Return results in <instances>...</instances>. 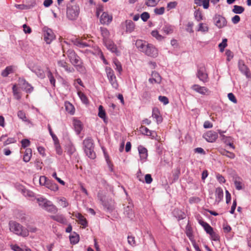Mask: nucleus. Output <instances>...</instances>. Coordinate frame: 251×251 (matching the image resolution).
<instances>
[{"label": "nucleus", "instance_id": "20", "mask_svg": "<svg viewBox=\"0 0 251 251\" xmlns=\"http://www.w3.org/2000/svg\"><path fill=\"white\" fill-rule=\"evenodd\" d=\"M138 149L141 159H146L148 156V151L147 149L142 146H139L138 148Z\"/></svg>", "mask_w": 251, "mask_h": 251}, {"label": "nucleus", "instance_id": "64", "mask_svg": "<svg viewBox=\"0 0 251 251\" xmlns=\"http://www.w3.org/2000/svg\"><path fill=\"white\" fill-rule=\"evenodd\" d=\"M145 182L147 184H150L152 181V178L150 174H147L145 176Z\"/></svg>", "mask_w": 251, "mask_h": 251}, {"label": "nucleus", "instance_id": "19", "mask_svg": "<svg viewBox=\"0 0 251 251\" xmlns=\"http://www.w3.org/2000/svg\"><path fill=\"white\" fill-rule=\"evenodd\" d=\"M57 64L59 67L63 68L68 73H72L74 71L73 68L68 66V63L64 60L58 61Z\"/></svg>", "mask_w": 251, "mask_h": 251}, {"label": "nucleus", "instance_id": "40", "mask_svg": "<svg viewBox=\"0 0 251 251\" xmlns=\"http://www.w3.org/2000/svg\"><path fill=\"white\" fill-rule=\"evenodd\" d=\"M98 116L104 120L106 118L105 112L102 105H100L99 107Z\"/></svg>", "mask_w": 251, "mask_h": 251}, {"label": "nucleus", "instance_id": "39", "mask_svg": "<svg viewBox=\"0 0 251 251\" xmlns=\"http://www.w3.org/2000/svg\"><path fill=\"white\" fill-rule=\"evenodd\" d=\"M162 30L167 34H169L173 33L174 28L172 25H165L162 28Z\"/></svg>", "mask_w": 251, "mask_h": 251}, {"label": "nucleus", "instance_id": "33", "mask_svg": "<svg viewBox=\"0 0 251 251\" xmlns=\"http://www.w3.org/2000/svg\"><path fill=\"white\" fill-rule=\"evenodd\" d=\"M98 197L99 200L101 202V203L103 204V205L109 208V205L105 201V197L103 196L102 191H99L98 192Z\"/></svg>", "mask_w": 251, "mask_h": 251}, {"label": "nucleus", "instance_id": "60", "mask_svg": "<svg viewBox=\"0 0 251 251\" xmlns=\"http://www.w3.org/2000/svg\"><path fill=\"white\" fill-rule=\"evenodd\" d=\"M59 203L60 205L63 207H66L68 205V203L66 201L65 198H62L59 200Z\"/></svg>", "mask_w": 251, "mask_h": 251}, {"label": "nucleus", "instance_id": "59", "mask_svg": "<svg viewBox=\"0 0 251 251\" xmlns=\"http://www.w3.org/2000/svg\"><path fill=\"white\" fill-rule=\"evenodd\" d=\"M22 146L24 148H25L30 145V141L28 139H24L21 141Z\"/></svg>", "mask_w": 251, "mask_h": 251}, {"label": "nucleus", "instance_id": "12", "mask_svg": "<svg viewBox=\"0 0 251 251\" xmlns=\"http://www.w3.org/2000/svg\"><path fill=\"white\" fill-rule=\"evenodd\" d=\"M218 134L214 131L210 130L203 135V137L208 142H214L218 138Z\"/></svg>", "mask_w": 251, "mask_h": 251}, {"label": "nucleus", "instance_id": "13", "mask_svg": "<svg viewBox=\"0 0 251 251\" xmlns=\"http://www.w3.org/2000/svg\"><path fill=\"white\" fill-rule=\"evenodd\" d=\"M123 27L126 28L127 33H131L134 30L135 25L134 22L130 20H126L121 24Z\"/></svg>", "mask_w": 251, "mask_h": 251}, {"label": "nucleus", "instance_id": "61", "mask_svg": "<svg viewBox=\"0 0 251 251\" xmlns=\"http://www.w3.org/2000/svg\"><path fill=\"white\" fill-rule=\"evenodd\" d=\"M211 236V239L214 241H218L219 240V235L213 231L211 233L209 234Z\"/></svg>", "mask_w": 251, "mask_h": 251}, {"label": "nucleus", "instance_id": "4", "mask_svg": "<svg viewBox=\"0 0 251 251\" xmlns=\"http://www.w3.org/2000/svg\"><path fill=\"white\" fill-rule=\"evenodd\" d=\"M84 151L86 155L91 159H94L96 154L94 151V144L91 138L85 139L83 142Z\"/></svg>", "mask_w": 251, "mask_h": 251}, {"label": "nucleus", "instance_id": "18", "mask_svg": "<svg viewBox=\"0 0 251 251\" xmlns=\"http://www.w3.org/2000/svg\"><path fill=\"white\" fill-rule=\"evenodd\" d=\"M50 218L51 219H52L59 223H61L62 224H67V220L65 218V217L63 216V215L57 214L55 215H51L50 216Z\"/></svg>", "mask_w": 251, "mask_h": 251}, {"label": "nucleus", "instance_id": "52", "mask_svg": "<svg viewBox=\"0 0 251 251\" xmlns=\"http://www.w3.org/2000/svg\"><path fill=\"white\" fill-rule=\"evenodd\" d=\"M198 30L204 32H207L208 30V27L205 24L200 23L199 24V27Z\"/></svg>", "mask_w": 251, "mask_h": 251}, {"label": "nucleus", "instance_id": "57", "mask_svg": "<svg viewBox=\"0 0 251 251\" xmlns=\"http://www.w3.org/2000/svg\"><path fill=\"white\" fill-rule=\"evenodd\" d=\"M127 240L129 244L132 246H135V240L134 237L132 236H128Z\"/></svg>", "mask_w": 251, "mask_h": 251}, {"label": "nucleus", "instance_id": "35", "mask_svg": "<svg viewBox=\"0 0 251 251\" xmlns=\"http://www.w3.org/2000/svg\"><path fill=\"white\" fill-rule=\"evenodd\" d=\"M244 8L241 6L234 5L232 12L235 14H241L244 11Z\"/></svg>", "mask_w": 251, "mask_h": 251}, {"label": "nucleus", "instance_id": "47", "mask_svg": "<svg viewBox=\"0 0 251 251\" xmlns=\"http://www.w3.org/2000/svg\"><path fill=\"white\" fill-rule=\"evenodd\" d=\"M151 34L153 37H155L157 40L159 41L162 40L164 38L161 35H160L158 33V31L157 30H153L151 32Z\"/></svg>", "mask_w": 251, "mask_h": 251}, {"label": "nucleus", "instance_id": "15", "mask_svg": "<svg viewBox=\"0 0 251 251\" xmlns=\"http://www.w3.org/2000/svg\"><path fill=\"white\" fill-rule=\"evenodd\" d=\"M112 16L107 12L102 13L100 17V22L103 25H109L112 21Z\"/></svg>", "mask_w": 251, "mask_h": 251}, {"label": "nucleus", "instance_id": "7", "mask_svg": "<svg viewBox=\"0 0 251 251\" xmlns=\"http://www.w3.org/2000/svg\"><path fill=\"white\" fill-rule=\"evenodd\" d=\"M105 71L108 80L111 85L113 88L117 89L118 87V83L113 70L111 68L106 67L105 68Z\"/></svg>", "mask_w": 251, "mask_h": 251}, {"label": "nucleus", "instance_id": "14", "mask_svg": "<svg viewBox=\"0 0 251 251\" xmlns=\"http://www.w3.org/2000/svg\"><path fill=\"white\" fill-rule=\"evenodd\" d=\"M197 75L201 81H202L203 82L207 81L208 75L205 73V69L204 67H201L198 69Z\"/></svg>", "mask_w": 251, "mask_h": 251}, {"label": "nucleus", "instance_id": "56", "mask_svg": "<svg viewBox=\"0 0 251 251\" xmlns=\"http://www.w3.org/2000/svg\"><path fill=\"white\" fill-rule=\"evenodd\" d=\"M150 18V14L147 12H143L141 15V18L144 22H146Z\"/></svg>", "mask_w": 251, "mask_h": 251}, {"label": "nucleus", "instance_id": "1", "mask_svg": "<svg viewBox=\"0 0 251 251\" xmlns=\"http://www.w3.org/2000/svg\"><path fill=\"white\" fill-rule=\"evenodd\" d=\"M136 45L141 51L149 56L156 57L158 55V50L152 44H148L142 40H138L136 41Z\"/></svg>", "mask_w": 251, "mask_h": 251}, {"label": "nucleus", "instance_id": "30", "mask_svg": "<svg viewBox=\"0 0 251 251\" xmlns=\"http://www.w3.org/2000/svg\"><path fill=\"white\" fill-rule=\"evenodd\" d=\"M66 151L70 155H72L75 151V147L72 143L70 142L67 144Z\"/></svg>", "mask_w": 251, "mask_h": 251}, {"label": "nucleus", "instance_id": "3", "mask_svg": "<svg viewBox=\"0 0 251 251\" xmlns=\"http://www.w3.org/2000/svg\"><path fill=\"white\" fill-rule=\"evenodd\" d=\"M9 229L16 234L26 237L28 236V230L20 224L11 221L9 223Z\"/></svg>", "mask_w": 251, "mask_h": 251}, {"label": "nucleus", "instance_id": "9", "mask_svg": "<svg viewBox=\"0 0 251 251\" xmlns=\"http://www.w3.org/2000/svg\"><path fill=\"white\" fill-rule=\"evenodd\" d=\"M133 204L130 201L128 202V204L124 207V215L130 220H133L135 217L134 212L133 210Z\"/></svg>", "mask_w": 251, "mask_h": 251}, {"label": "nucleus", "instance_id": "27", "mask_svg": "<svg viewBox=\"0 0 251 251\" xmlns=\"http://www.w3.org/2000/svg\"><path fill=\"white\" fill-rule=\"evenodd\" d=\"M75 216L78 219V223L84 226H86L87 225V222L86 219L80 214L79 213H76Z\"/></svg>", "mask_w": 251, "mask_h": 251}, {"label": "nucleus", "instance_id": "48", "mask_svg": "<svg viewBox=\"0 0 251 251\" xmlns=\"http://www.w3.org/2000/svg\"><path fill=\"white\" fill-rule=\"evenodd\" d=\"M194 16L197 21H200L202 20V14L200 10H197L195 11Z\"/></svg>", "mask_w": 251, "mask_h": 251}, {"label": "nucleus", "instance_id": "53", "mask_svg": "<svg viewBox=\"0 0 251 251\" xmlns=\"http://www.w3.org/2000/svg\"><path fill=\"white\" fill-rule=\"evenodd\" d=\"M158 1L159 0H146L145 3L148 6H155Z\"/></svg>", "mask_w": 251, "mask_h": 251}, {"label": "nucleus", "instance_id": "26", "mask_svg": "<svg viewBox=\"0 0 251 251\" xmlns=\"http://www.w3.org/2000/svg\"><path fill=\"white\" fill-rule=\"evenodd\" d=\"M216 201L219 203L223 198V190L221 187H218L216 189Z\"/></svg>", "mask_w": 251, "mask_h": 251}, {"label": "nucleus", "instance_id": "16", "mask_svg": "<svg viewBox=\"0 0 251 251\" xmlns=\"http://www.w3.org/2000/svg\"><path fill=\"white\" fill-rule=\"evenodd\" d=\"M104 43L107 49L110 50L112 52L115 53H117L118 51L116 46L114 44L113 41L109 40L104 42Z\"/></svg>", "mask_w": 251, "mask_h": 251}, {"label": "nucleus", "instance_id": "62", "mask_svg": "<svg viewBox=\"0 0 251 251\" xmlns=\"http://www.w3.org/2000/svg\"><path fill=\"white\" fill-rule=\"evenodd\" d=\"M165 8L163 7H160L159 8H155L154 9V12L155 14L158 15H162L164 13Z\"/></svg>", "mask_w": 251, "mask_h": 251}, {"label": "nucleus", "instance_id": "49", "mask_svg": "<svg viewBox=\"0 0 251 251\" xmlns=\"http://www.w3.org/2000/svg\"><path fill=\"white\" fill-rule=\"evenodd\" d=\"M78 95L81 101L85 104H87L88 102V100L85 95L81 92H78Z\"/></svg>", "mask_w": 251, "mask_h": 251}, {"label": "nucleus", "instance_id": "8", "mask_svg": "<svg viewBox=\"0 0 251 251\" xmlns=\"http://www.w3.org/2000/svg\"><path fill=\"white\" fill-rule=\"evenodd\" d=\"M79 13V7L77 5H73L71 7H68L67 9V17L71 20H74L75 19Z\"/></svg>", "mask_w": 251, "mask_h": 251}, {"label": "nucleus", "instance_id": "37", "mask_svg": "<svg viewBox=\"0 0 251 251\" xmlns=\"http://www.w3.org/2000/svg\"><path fill=\"white\" fill-rule=\"evenodd\" d=\"M13 71L12 66H8L2 72L1 75L4 77L7 76L9 74L13 72Z\"/></svg>", "mask_w": 251, "mask_h": 251}, {"label": "nucleus", "instance_id": "28", "mask_svg": "<svg viewBox=\"0 0 251 251\" xmlns=\"http://www.w3.org/2000/svg\"><path fill=\"white\" fill-rule=\"evenodd\" d=\"M234 183L237 190H240L242 189V179L239 177H234Z\"/></svg>", "mask_w": 251, "mask_h": 251}, {"label": "nucleus", "instance_id": "5", "mask_svg": "<svg viewBox=\"0 0 251 251\" xmlns=\"http://www.w3.org/2000/svg\"><path fill=\"white\" fill-rule=\"evenodd\" d=\"M36 200L39 205L45 209L46 210L51 212H56L57 211L56 206L53 205L51 202L48 201L47 199L40 197L37 198Z\"/></svg>", "mask_w": 251, "mask_h": 251}, {"label": "nucleus", "instance_id": "36", "mask_svg": "<svg viewBox=\"0 0 251 251\" xmlns=\"http://www.w3.org/2000/svg\"><path fill=\"white\" fill-rule=\"evenodd\" d=\"M221 154L225 155L229 158L233 159L235 157V154L233 152L227 151L225 150H222L220 151Z\"/></svg>", "mask_w": 251, "mask_h": 251}, {"label": "nucleus", "instance_id": "42", "mask_svg": "<svg viewBox=\"0 0 251 251\" xmlns=\"http://www.w3.org/2000/svg\"><path fill=\"white\" fill-rule=\"evenodd\" d=\"M47 69H48L47 75L50 79V83H51V85H52L53 86H55V79H54V78L53 76V75L51 73V72L50 71V70H49L48 68Z\"/></svg>", "mask_w": 251, "mask_h": 251}, {"label": "nucleus", "instance_id": "51", "mask_svg": "<svg viewBox=\"0 0 251 251\" xmlns=\"http://www.w3.org/2000/svg\"><path fill=\"white\" fill-rule=\"evenodd\" d=\"M152 76L155 79V82L159 83L161 82V76H160L159 74L158 73L155 72H152Z\"/></svg>", "mask_w": 251, "mask_h": 251}, {"label": "nucleus", "instance_id": "46", "mask_svg": "<svg viewBox=\"0 0 251 251\" xmlns=\"http://www.w3.org/2000/svg\"><path fill=\"white\" fill-rule=\"evenodd\" d=\"M11 249L14 251H31L29 248L22 249L17 245L11 246Z\"/></svg>", "mask_w": 251, "mask_h": 251}, {"label": "nucleus", "instance_id": "23", "mask_svg": "<svg viewBox=\"0 0 251 251\" xmlns=\"http://www.w3.org/2000/svg\"><path fill=\"white\" fill-rule=\"evenodd\" d=\"M199 224L204 228L207 234H209L213 231V228L207 223L200 220Z\"/></svg>", "mask_w": 251, "mask_h": 251}, {"label": "nucleus", "instance_id": "34", "mask_svg": "<svg viewBox=\"0 0 251 251\" xmlns=\"http://www.w3.org/2000/svg\"><path fill=\"white\" fill-rule=\"evenodd\" d=\"M33 71L35 73L38 77L41 78H43L45 76V74L44 71L40 68H36L33 70Z\"/></svg>", "mask_w": 251, "mask_h": 251}, {"label": "nucleus", "instance_id": "50", "mask_svg": "<svg viewBox=\"0 0 251 251\" xmlns=\"http://www.w3.org/2000/svg\"><path fill=\"white\" fill-rule=\"evenodd\" d=\"M186 234L187 236L188 237V238L190 239V240L192 241V243H193V241H195L194 240H192L193 233H192V230L190 227H189V226L186 227Z\"/></svg>", "mask_w": 251, "mask_h": 251}, {"label": "nucleus", "instance_id": "38", "mask_svg": "<svg viewBox=\"0 0 251 251\" xmlns=\"http://www.w3.org/2000/svg\"><path fill=\"white\" fill-rule=\"evenodd\" d=\"M23 81H24V88L26 92L29 93H31L33 90V87L31 86L25 80H23Z\"/></svg>", "mask_w": 251, "mask_h": 251}, {"label": "nucleus", "instance_id": "22", "mask_svg": "<svg viewBox=\"0 0 251 251\" xmlns=\"http://www.w3.org/2000/svg\"><path fill=\"white\" fill-rule=\"evenodd\" d=\"M140 131L143 134H145L148 136H152V138H154L155 136H156V132L149 130L147 127L144 126H141V127H140Z\"/></svg>", "mask_w": 251, "mask_h": 251}, {"label": "nucleus", "instance_id": "63", "mask_svg": "<svg viewBox=\"0 0 251 251\" xmlns=\"http://www.w3.org/2000/svg\"><path fill=\"white\" fill-rule=\"evenodd\" d=\"M227 96H228V99L230 101H231L232 102H233L234 103H237V100H236L235 97L234 96V95L232 93H230L228 94Z\"/></svg>", "mask_w": 251, "mask_h": 251}, {"label": "nucleus", "instance_id": "41", "mask_svg": "<svg viewBox=\"0 0 251 251\" xmlns=\"http://www.w3.org/2000/svg\"><path fill=\"white\" fill-rule=\"evenodd\" d=\"M238 67L239 70L243 74H246L248 72L247 67L244 64L242 61H239L238 63Z\"/></svg>", "mask_w": 251, "mask_h": 251}, {"label": "nucleus", "instance_id": "6", "mask_svg": "<svg viewBox=\"0 0 251 251\" xmlns=\"http://www.w3.org/2000/svg\"><path fill=\"white\" fill-rule=\"evenodd\" d=\"M71 41L74 45L80 48L88 47L93 49L94 47V43L91 40L86 41L85 39L75 38Z\"/></svg>", "mask_w": 251, "mask_h": 251}, {"label": "nucleus", "instance_id": "31", "mask_svg": "<svg viewBox=\"0 0 251 251\" xmlns=\"http://www.w3.org/2000/svg\"><path fill=\"white\" fill-rule=\"evenodd\" d=\"M18 117L19 119H21L23 121L30 123V121L26 117L25 113L22 110H20L17 113Z\"/></svg>", "mask_w": 251, "mask_h": 251}, {"label": "nucleus", "instance_id": "17", "mask_svg": "<svg viewBox=\"0 0 251 251\" xmlns=\"http://www.w3.org/2000/svg\"><path fill=\"white\" fill-rule=\"evenodd\" d=\"M192 89L200 94L205 95L208 90L205 87L201 86L197 84H194L192 86Z\"/></svg>", "mask_w": 251, "mask_h": 251}, {"label": "nucleus", "instance_id": "29", "mask_svg": "<svg viewBox=\"0 0 251 251\" xmlns=\"http://www.w3.org/2000/svg\"><path fill=\"white\" fill-rule=\"evenodd\" d=\"M32 155V151L31 149H26L25 151L23 160L25 162L29 161Z\"/></svg>", "mask_w": 251, "mask_h": 251}, {"label": "nucleus", "instance_id": "10", "mask_svg": "<svg viewBox=\"0 0 251 251\" xmlns=\"http://www.w3.org/2000/svg\"><path fill=\"white\" fill-rule=\"evenodd\" d=\"M213 20L215 25L219 28H222L226 25V20L222 16L216 15L214 17Z\"/></svg>", "mask_w": 251, "mask_h": 251}, {"label": "nucleus", "instance_id": "11", "mask_svg": "<svg viewBox=\"0 0 251 251\" xmlns=\"http://www.w3.org/2000/svg\"><path fill=\"white\" fill-rule=\"evenodd\" d=\"M44 40L47 44H50L55 38L53 31L51 29L44 27Z\"/></svg>", "mask_w": 251, "mask_h": 251}, {"label": "nucleus", "instance_id": "25", "mask_svg": "<svg viewBox=\"0 0 251 251\" xmlns=\"http://www.w3.org/2000/svg\"><path fill=\"white\" fill-rule=\"evenodd\" d=\"M100 30L101 32V34L103 37V42L109 40V37L110 36V33L108 29L105 27H100Z\"/></svg>", "mask_w": 251, "mask_h": 251}, {"label": "nucleus", "instance_id": "24", "mask_svg": "<svg viewBox=\"0 0 251 251\" xmlns=\"http://www.w3.org/2000/svg\"><path fill=\"white\" fill-rule=\"evenodd\" d=\"M74 126L77 134H79L82 129V124L81 122L77 120L74 121Z\"/></svg>", "mask_w": 251, "mask_h": 251}, {"label": "nucleus", "instance_id": "54", "mask_svg": "<svg viewBox=\"0 0 251 251\" xmlns=\"http://www.w3.org/2000/svg\"><path fill=\"white\" fill-rule=\"evenodd\" d=\"M70 240L71 243L76 244L79 241V236L77 234L75 236H70Z\"/></svg>", "mask_w": 251, "mask_h": 251}, {"label": "nucleus", "instance_id": "55", "mask_svg": "<svg viewBox=\"0 0 251 251\" xmlns=\"http://www.w3.org/2000/svg\"><path fill=\"white\" fill-rule=\"evenodd\" d=\"M12 90L14 95L17 98V99H19L20 98V96L19 95L18 89L16 85H14L13 86Z\"/></svg>", "mask_w": 251, "mask_h": 251}, {"label": "nucleus", "instance_id": "45", "mask_svg": "<svg viewBox=\"0 0 251 251\" xmlns=\"http://www.w3.org/2000/svg\"><path fill=\"white\" fill-rule=\"evenodd\" d=\"M227 40L226 38L223 39L222 42L219 44V47L221 52H223L224 49L227 46Z\"/></svg>", "mask_w": 251, "mask_h": 251}, {"label": "nucleus", "instance_id": "21", "mask_svg": "<svg viewBox=\"0 0 251 251\" xmlns=\"http://www.w3.org/2000/svg\"><path fill=\"white\" fill-rule=\"evenodd\" d=\"M152 116L156 120L157 123L158 124L162 122V118L160 116L159 111L157 108H153L152 109Z\"/></svg>", "mask_w": 251, "mask_h": 251}, {"label": "nucleus", "instance_id": "2", "mask_svg": "<svg viewBox=\"0 0 251 251\" xmlns=\"http://www.w3.org/2000/svg\"><path fill=\"white\" fill-rule=\"evenodd\" d=\"M68 58L71 63L79 71H83L84 67L83 65V62L80 57L76 53L73 49H69L66 51Z\"/></svg>", "mask_w": 251, "mask_h": 251}, {"label": "nucleus", "instance_id": "44", "mask_svg": "<svg viewBox=\"0 0 251 251\" xmlns=\"http://www.w3.org/2000/svg\"><path fill=\"white\" fill-rule=\"evenodd\" d=\"M113 62L116 66L115 69L120 74L122 71V67L121 63L116 59L114 60Z\"/></svg>", "mask_w": 251, "mask_h": 251}, {"label": "nucleus", "instance_id": "32", "mask_svg": "<svg viewBox=\"0 0 251 251\" xmlns=\"http://www.w3.org/2000/svg\"><path fill=\"white\" fill-rule=\"evenodd\" d=\"M221 140L227 145H228L232 148L234 149L233 144L231 143V139L230 137H227L224 135H222Z\"/></svg>", "mask_w": 251, "mask_h": 251}, {"label": "nucleus", "instance_id": "58", "mask_svg": "<svg viewBox=\"0 0 251 251\" xmlns=\"http://www.w3.org/2000/svg\"><path fill=\"white\" fill-rule=\"evenodd\" d=\"M159 100L164 104L166 105L169 103L168 99L165 96H160L158 98Z\"/></svg>", "mask_w": 251, "mask_h": 251}, {"label": "nucleus", "instance_id": "43", "mask_svg": "<svg viewBox=\"0 0 251 251\" xmlns=\"http://www.w3.org/2000/svg\"><path fill=\"white\" fill-rule=\"evenodd\" d=\"M39 183L42 185H46L47 187H49V181L45 176L40 177Z\"/></svg>", "mask_w": 251, "mask_h": 251}]
</instances>
